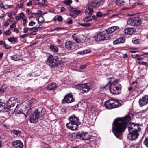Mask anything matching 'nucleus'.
<instances>
[{
	"label": "nucleus",
	"instance_id": "nucleus-1",
	"mask_svg": "<svg viewBox=\"0 0 148 148\" xmlns=\"http://www.w3.org/2000/svg\"><path fill=\"white\" fill-rule=\"evenodd\" d=\"M130 119V116L128 115L124 118H117L114 119L112 124V130L116 137L119 138L121 135Z\"/></svg>",
	"mask_w": 148,
	"mask_h": 148
},
{
	"label": "nucleus",
	"instance_id": "nucleus-2",
	"mask_svg": "<svg viewBox=\"0 0 148 148\" xmlns=\"http://www.w3.org/2000/svg\"><path fill=\"white\" fill-rule=\"evenodd\" d=\"M108 79H110L109 83L110 84V92L111 93L115 95L120 94L121 92V86L119 83V79L112 77Z\"/></svg>",
	"mask_w": 148,
	"mask_h": 148
},
{
	"label": "nucleus",
	"instance_id": "nucleus-3",
	"mask_svg": "<svg viewBox=\"0 0 148 148\" xmlns=\"http://www.w3.org/2000/svg\"><path fill=\"white\" fill-rule=\"evenodd\" d=\"M129 133L127 135V138L130 140H134L138 138L139 132L141 131V128L137 125L134 123L131 124L130 126L128 127Z\"/></svg>",
	"mask_w": 148,
	"mask_h": 148
},
{
	"label": "nucleus",
	"instance_id": "nucleus-4",
	"mask_svg": "<svg viewBox=\"0 0 148 148\" xmlns=\"http://www.w3.org/2000/svg\"><path fill=\"white\" fill-rule=\"evenodd\" d=\"M68 120L69 122L66 124V127L67 128L73 131L76 130L78 126L81 124V123L79 121L78 118L74 115L69 117Z\"/></svg>",
	"mask_w": 148,
	"mask_h": 148
},
{
	"label": "nucleus",
	"instance_id": "nucleus-5",
	"mask_svg": "<svg viewBox=\"0 0 148 148\" xmlns=\"http://www.w3.org/2000/svg\"><path fill=\"white\" fill-rule=\"evenodd\" d=\"M104 0H93L90 3V5L85 10V13L86 15H91L93 12V7H97L102 5L104 3Z\"/></svg>",
	"mask_w": 148,
	"mask_h": 148
},
{
	"label": "nucleus",
	"instance_id": "nucleus-6",
	"mask_svg": "<svg viewBox=\"0 0 148 148\" xmlns=\"http://www.w3.org/2000/svg\"><path fill=\"white\" fill-rule=\"evenodd\" d=\"M60 60L58 57H54L52 55H50L47 60L46 64L51 67H55L60 64Z\"/></svg>",
	"mask_w": 148,
	"mask_h": 148
},
{
	"label": "nucleus",
	"instance_id": "nucleus-7",
	"mask_svg": "<svg viewBox=\"0 0 148 148\" xmlns=\"http://www.w3.org/2000/svg\"><path fill=\"white\" fill-rule=\"evenodd\" d=\"M120 103L115 99H110L105 102L104 105L108 109H112L118 107Z\"/></svg>",
	"mask_w": 148,
	"mask_h": 148
},
{
	"label": "nucleus",
	"instance_id": "nucleus-8",
	"mask_svg": "<svg viewBox=\"0 0 148 148\" xmlns=\"http://www.w3.org/2000/svg\"><path fill=\"white\" fill-rule=\"evenodd\" d=\"M103 32H97L94 36L95 40L97 41H101L110 39V36Z\"/></svg>",
	"mask_w": 148,
	"mask_h": 148
},
{
	"label": "nucleus",
	"instance_id": "nucleus-9",
	"mask_svg": "<svg viewBox=\"0 0 148 148\" xmlns=\"http://www.w3.org/2000/svg\"><path fill=\"white\" fill-rule=\"evenodd\" d=\"M76 88L82 90L83 92L82 93H86L91 89V86L89 84L87 83L84 84H78L76 85Z\"/></svg>",
	"mask_w": 148,
	"mask_h": 148
},
{
	"label": "nucleus",
	"instance_id": "nucleus-10",
	"mask_svg": "<svg viewBox=\"0 0 148 148\" xmlns=\"http://www.w3.org/2000/svg\"><path fill=\"white\" fill-rule=\"evenodd\" d=\"M8 103L12 104L10 105L9 107H8L10 109H14V110H15L17 108L19 104L18 103L17 100L14 97H12L8 100Z\"/></svg>",
	"mask_w": 148,
	"mask_h": 148
},
{
	"label": "nucleus",
	"instance_id": "nucleus-11",
	"mask_svg": "<svg viewBox=\"0 0 148 148\" xmlns=\"http://www.w3.org/2000/svg\"><path fill=\"white\" fill-rule=\"evenodd\" d=\"M76 136L77 138H80L84 140H88L91 138V137L88 133L85 132L81 133H77L76 134Z\"/></svg>",
	"mask_w": 148,
	"mask_h": 148
},
{
	"label": "nucleus",
	"instance_id": "nucleus-12",
	"mask_svg": "<svg viewBox=\"0 0 148 148\" xmlns=\"http://www.w3.org/2000/svg\"><path fill=\"white\" fill-rule=\"evenodd\" d=\"M139 104L140 107L148 104V95H145L140 98L139 100Z\"/></svg>",
	"mask_w": 148,
	"mask_h": 148
},
{
	"label": "nucleus",
	"instance_id": "nucleus-13",
	"mask_svg": "<svg viewBox=\"0 0 148 148\" xmlns=\"http://www.w3.org/2000/svg\"><path fill=\"white\" fill-rule=\"evenodd\" d=\"M74 101V99L72 95L69 94L65 96L64 99L62 100V103H69L73 102Z\"/></svg>",
	"mask_w": 148,
	"mask_h": 148
},
{
	"label": "nucleus",
	"instance_id": "nucleus-14",
	"mask_svg": "<svg viewBox=\"0 0 148 148\" xmlns=\"http://www.w3.org/2000/svg\"><path fill=\"white\" fill-rule=\"evenodd\" d=\"M66 48L68 50H73L74 49L75 47V43L71 41H66L65 42Z\"/></svg>",
	"mask_w": 148,
	"mask_h": 148
},
{
	"label": "nucleus",
	"instance_id": "nucleus-15",
	"mask_svg": "<svg viewBox=\"0 0 148 148\" xmlns=\"http://www.w3.org/2000/svg\"><path fill=\"white\" fill-rule=\"evenodd\" d=\"M12 144L14 148H23V143L19 140H15L13 141Z\"/></svg>",
	"mask_w": 148,
	"mask_h": 148
},
{
	"label": "nucleus",
	"instance_id": "nucleus-16",
	"mask_svg": "<svg viewBox=\"0 0 148 148\" xmlns=\"http://www.w3.org/2000/svg\"><path fill=\"white\" fill-rule=\"evenodd\" d=\"M39 117L38 115L34 112L33 114L30 118V122L35 123H36L38 121Z\"/></svg>",
	"mask_w": 148,
	"mask_h": 148
},
{
	"label": "nucleus",
	"instance_id": "nucleus-17",
	"mask_svg": "<svg viewBox=\"0 0 148 148\" xmlns=\"http://www.w3.org/2000/svg\"><path fill=\"white\" fill-rule=\"evenodd\" d=\"M119 29V27L117 26H112L110 28H108V29H106V32H105V33L107 34L108 35L110 36V34L112 33L116 30H118Z\"/></svg>",
	"mask_w": 148,
	"mask_h": 148
},
{
	"label": "nucleus",
	"instance_id": "nucleus-18",
	"mask_svg": "<svg viewBox=\"0 0 148 148\" xmlns=\"http://www.w3.org/2000/svg\"><path fill=\"white\" fill-rule=\"evenodd\" d=\"M45 109L41 107L38 108L34 112L38 114L39 116H42L45 114Z\"/></svg>",
	"mask_w": 148,
	"mask_h": 148
},
{
	"label": "nucleus",
	"instance_id": "nucleus-19",
	"mask_svg": "<svg viewBox=\"0 0 148 148\" xmlns=\"http://www.w3.org/2000/svg\"><path fill=\"white\" fill-rule=\"evenodd\" d=\"M56 88V84L55 83H51L48 85L45 88V89L48 91H51L54 90Z\"/></svg>",
	"mask_w": 148,
	"mask_h": 148
},
{
	"label": "nucleus",
	"instance_id": "nucleus-20",
	"mask_svg": "<svg viewBox=\"0 0 148 148\" xmlns=\"http://www.w3.org/2000/svg\"><path fill=\"white\" fill-rule=\"evenodd\" d=\"M134 30L135 29L134 28H127L124 29V32L126 34H132L134 33Z\"/></svg>",
	"mask_w": 148,
	"mask_h": 148
},
{
	"label": "nucleus",
	"instance_id": "nucleus-21",
	"mask_svg": "<svg viewBox=\"0 0 148 148\" xmlns=\"http://www.w3.org/2000/svg\"><path fill=\"white\" fill-rule=\"evenodd\" d=\"M125 38L124 37L119 38L113 41L114 44L116 45L120 43H124L125 41Z\"/></svg>",
	"mask_w": 148,
	"mask_h": 148
},
{
	"label": "nucleus",
	"instance_id": "nucleus-22",
	"mask_svg": "<svg viewBox=\"0 0 148 148\" xmlns=\"http://www.w3.org/2000/svg\"><path fill=\"white\" fill-rule=\"evenodd\" d=\"M72 37L73 40L78 43L81 44L83 43L84 42V40L82 39L80 40L77 37L75 36V35L74 34H73L72 35Z\"/></svg>",
	"mask_w": 148,
	"mask_h": 148
},
{
	"label": "nucleus",
	"instance_id": "nucleus-23",
	"mask_svg": "<svg viewBox=\"0 0 148 148\" xmlns=\"http://www.w3.org/2000/svg\"><path fill=\"white\" fill-rule=\"evenodd\" d=\"M5 103L3 102H0V112H5L7 109V107L5 106Z\"/></svg>",
	"mask_w": 148,
	"mask_h": 148
},
{
	"label": "nucleus",
	"instance_id": "nucleus-24",
	"mask_svg": "<svg viewBox=\"0 0 148 148\" xmlns=\"http://www.w3.org/2000/svg\"><path fill=\"white\" fill-rule=\"evenodd\" d=\"M134 26H138L141 23V20L140 18L137 17H134Z\"/></svg>",
	"mask_w": 148,
	"mask_h": 148
},
{
	"label": "nucleus",
	"instance_id": "nucleus-25",
	"mask_svg": "<svg viewBox=\"0 0 148 148\" xmlns=\"http://www.w3.org/2000/svg\"><path fill=\"white\" fill-rule=\"evenodd\" d=\"M127 22L128 25L132 26H134V17L129 19L127 21Z\"/></svg>",
	"mask_w": 148,
	"mask_h": 148
},
{
	"label": "nucleus",
	"instance_id": "nucleus-26",
	"mask_svg": "<svg viewBox=\"0 0 148 148\" xmlns=\"http://www.w3.org/2000/svg\"><path fill=\"white\" fill-rule=\"evenodd\" d=\"M110 84L109 82L105 86L101 87V89L103 91H104L106 90H108V89L110 90Z\"/></svg>",
	"mask_w": 148,
	"mask_h": 148
},
{
	"label": "nucleus",
	"instance_id": "nucleus-27",
	"mask_svg": "<svg viewBox=\"0 0 148 148\" xmlns=\"http://www.w3.org/2000/svg\"><path fill=\"white\" fill-rule=\"evenodd\" d=\"M50 49L51 51L54 52H57L58 51V47L53 45H51L50 47Z\"/></svg>",
	"mask_w": 148,
	"mask_h": 148
},
{
	"label": "nucleus",
	"instance_id": "nucleus-28",
	"mask_svg": "<svg viewBox=\"0 0 148 148\" xmlns=\"http://www.w3.org/2000/svg\"><path fill=\"white\" fill-rule=\"evenodd\" d=\"M8 40L11 42H17V38L16 37H10L8 39Z\"/></svg>",
	"mask_w": 148,
	"mask_h": 148
},
{
	"label": "nucleus",
	"instance_id": "nucleus-29",
	"mask_svg": "<svg viewBox=\"0 0 148 148\" xmlns=\"http://www.w3.org/2000/svg\"><path fill=\"white\" fill-rule=\"evenodd\" d=\"M109 13H107L106 14H103L102 13L99 12H97L96 13V15L97 17H104L105 16L108 14Z\"/></svg>",
	"mask_w": 148,
	"mask_h": 148
},
{
	"label": "nucleus",
	"instance_id": "nucleus-30",
	"mask_svg": "<svg viewBox=\"0 0 148 148\" xmlns=\"http://www.w3.org/2000/svg\"><path fill=\"white\" fill-rule=\"evenodd\" d=\"M11 59L15 60L17 61L19 60V55H14L11 56Z\"/></svg>",
	"mask_w": 148,
	"mask_h": 148
},
{
	"label": "nucleus",
	"instance_id": "nucleus-31",
	"mask_svg": "<svg viewBox=\"0 0 148 148\" xmlns=\"http://www.w3.org/2000/svg\"><path fill=\"white\" fill-rule=\"evenodd\" d=\"M32 1L35 5H41L40 6L41 7L44 5V3H41L39 2V0H32Z\"/></svg>",
	"mask_w": 148,
	"mask_h": 148
},
{
	"label": "nucleus",
	"instance_id": "nucleus-32",
	"mask_svg": "<svg viewBox=\"0 0 148 148\" xmlns=\"http://www.w3.org/2000/svg\"><path fill=\"white\" fill-rule=\"evenodd\" d=\"M7 107V110H6L5 112H8L9 115L12 114L15 112L14 110V109H11L8 108V107Z\"/></svg>",
	"mask_w": 148,
	"mask_h": 148
},
{
	"label": "nucleus",
	"instance_id": "nucleus-33",
	"mask_svg": "<svg viewBox=\"0 0 148 148\" xmlns=\"http://www.w3.org/2000/svg\"><path fill=\"white\" fill-rule=\"evenodd\" d=\"M138 64L143 66H147L148 67V63L146 62H145L143 60H140L138 62Z\"/></svg>",
	"mask_w": 148,
	"mask_h": 148
},
{
	"label": "nucleus",
	"instance_id": "nucleus-34",
	"mask_svg": "<svg viewBox=\"0 0 148 148\" xmlns=\"http://www.w3.org/2000/svg\"><path fill=\"white\" fill-rule=\"evenodd\" d=\"M88 15V16L86 17L84 19V21L85 22H88V21H92V19L91 18H89L90 16H91V15H90V16L89 15Z\"/></svg>",
	"mask_w": 148,
	"mask_h": 148
},
{
	"label": "nucleus",
	"instance_id": "nucleus-35",
	"mask_svg": "<svg viewBox=\"0 0 148 148\" xmlns=\"http://www.w3.org/2000/svg\"><path fill=\"white\" fill-rule=\"evenodd\" d=\"M54 20H57L59 21H61L62 20V17L61 16H56L54 18Z\"/></svg>",
	"mask_w": 148,
	"mask_h": 148
},
{
	"label": "nucleus",
	"instance_id": "nucleus-36",
	"mask_svg": "<svg viewBox=\"0 0 148 148\" xmlns=\"http://www.w3.org/2000/svg\"><path fill=\"white\" fill-rule=\"evenodd\" d=\"M80 25L84 27H89L91 25V24L90 23H82L80 24Z\"/></svg>",
	"mask_w": 148,
	"mask_h": 148
},
{
	"label": "nucleus",
	"instance_id": "nucleus-37",
	"mask_svg": "<svg viewBox=\"0 0 148 148\" xmlns=\"http://www.w3.org/2000/svg\"><path fill=\"white\" fill-rule=\"evenodd\" d=\"M12 132L14 134L16 135H19L21 133V132L20 131L15 130H12Z\"/></svg>",
	"mask_w": 148,
	"mask_h": 148
},
{
	"label": "nucleus",
	"instance_id": "nucleus-38",
	"mask_svg": "<svg viewBox=\"0 0 148 148\" xmlns=\"http://www.w3.org/2000/svg\"><path fill=\"white\" fill-rule=\"evenodd\" d=\"M35 101V100L34 99H32L29 100L27 102V104L28 105H30Z\"/></svg>",
	"mask_w": 148,
	"mask_h": 148
},
{
	"label": "nucleus",
	"instance_id": "nucleus-39",
	"mask_svg": "<svg viewBox=\"0 0 148 148\" xmlns=\"http://www.w3.org/2000/svg\"><path fill=\"white\" fill-rule=\"evenodd\" d=\"M72 2L71 0H65L64 1V3L66 5H69Z\"/></svg>",
	"mask_w": 148,
	"mask_h": 148
},
{
	"label": "nucleus",
	"instance_id": "nucleus-40",
	"mask_svg": "<svg viewBox=\"0 0 148 148\" xmlns=\"http://www.w3.org/2000/svg\"><path fill=\"white\" fill-rule=\"evenodd\" d=\"M38 19L40 23H42L44 21V17L42 15H40V16H39Z\"/></svg>",
	"mask_w": 148,
	"mask_h": 148
},
{
	"label": "nucleus",
	"instance_id": "nucleus-41",
	"mask_svg": "<svg viewBox=\"0 0 148 148\" xmlns=\"http://www.w3.org/2000/svg\"><path fill=\"white\" fill-rule=\"evenodd\" d=\"M72 8L73 9V12H74V14H75V15H78L80 14V11L79 10H73V8Z\"/></svg>",
	"mask_w": 148,
	"mask_h": 148
},
{
	"label": "nucleus",
	"instance_id": "nucleus-42",
	"mask_svg": "<svg viewBox=\"0 0 148 148\" xmlns=\"http://www.w3.org/2000/svg\"><path fill=\"white\" fill-rule=\"evenodd\" d=\"M144 143L147 147H148V138H145Z\"/></svg>",
	"mask_w": 148,
	"mask_h": 148
},
{
	"label": "nucleus",
	"instance_id": "nucleus-43",
	"mask_svg": "<svg viewBox=\"0 0 148 148\" xmlns=\"http://www.w3.org/2000/svg\"><path fill=\"white\" fill-rule=\"evenodd\" d=\"M139 41H140L139 39H135L134 38L132 40L133 43L135 44L138 43H139Z\"/></svg>",
	"mask_w": 148,
	"mask_h": 148
},
{
	"label": "nucleus",
	"instance_id": "nucleus-44",
	"mask_svg": "<svg viewBox=\"0 0 148 148\" xmlns=\"http://www.w3.org/2000/svg\"><path fill=\"white\" fill-rule=\"evenodd\" d=\"M3 45L6 49H9L11 48V46H9L8 44L5 43V42H4Z\"/></svg>",
	"mask_w": 148,
	"mask_h": 148
},
{
	"label": "nucleus",
	"instance_id": "nucleus-45",
	"mask_svg": "<svg viewBox=\"0 0 148 148\" xmlns=\"http://www.w3.org/2000/svg\"><path fill=\"white\" fill-rule=\"evenodd\" d=\"M11 29L8 30H6L4 32V34L6 35H10L11 34V32L10 31Z\"/></svg>",
	"mask_w": 148,
	"mask_h": 148
},
{
	"label": "nucleus",
	"instance_id": "nucleus-46",
	"mask_svg": "<svg viewBox=\"0 0 148 148\" xmlns=\"http://www.w3.org/2000/svg\"><path fill=\"white\" fill-rule=\"evenodd\" d=\"M39 27H32L31 28H27V29H28V31H31L34 29H36V30H37L38 29Z\"/></svg>",
	"mask_w": 148,
	"mask_h": 148
},
{
	"label": "nucleus",
	"instance_id": "nucleus-47",
	"mask_svg": "<svg viewBox=\"0 0 148 148\" xmlns=\"http://www.w3.org/2000/svg\"><path fill=\"white\" fill-rule=\"evenodd\" d=\"M28 35H29V34H28L20 35V37L21 38H24L27 37V36Z\"/></svg>",
	"mask_w": 148,
	"mask_h": 148
},
{
	"label": "nucleus",
	"instance_id": "nucleus-48",
	"mask_svg": "<svg viewBox=\"0 0 148 148\" xmlns=\"http://www.w3.org/2000/svg\"><path fill=\"white\" fill-rule=\"evenodd\" d=\"M36 23L34 21H31L29 23V26H33Z\"/></svg>",
	"mask_w": 148,
	"mask_h": 148
},
{
	"label": "nucleus",
	"instance_id": "nucleus-49",
	"mask_svg": "<svg viewBox=\"0 0 148 148\" xmlns=\"http://www.w3.org/2000/svg\"><path fill=\"white\" fill-rule=\"evenodd\" d=\"M125 2L123 1H122L120 2V1H118V4L120 6H122L124 5Z\"/></svg>",
	"mask_w": 148,
	"mask_h": 148
},
{
	"label": "nucleus",
	"instance_id": "nucleus-50",
	"mask_svg": "<svg viewBox=\"0 0 148 148\" xmlns=\"http://www.w3.org/2000/svg\"><path fill=\"white\" fill-rule=\"evenodd\" d=\"M19 16L20 17H21V18H22L23 19H24L23 18L24 17L25 15L23 13L21 12Z\"/></svg>",
	"mask_w": 148,
	"mask_h": 148
},
{
	"label": "nucleus",
	"instance_id": "nucleus-51",
	"mask_svg": "<svg viewBox=\"0 0 148 148\" xmlns=\"http://www.w3.org/2000/svg\"><path fill=\"white\" fill-rule=\"evenodd\" d=\"M23 25L24 27H25V24L27 23V19L26 18L23 19Z\"/></svg>",
	"mask_w": 148,
	"mask_h": 148
},
{
	"label": "nucleus",
	"instance_id": "nucleus-52",
	"mask_svg": "<svg viewBox=\"0 0 148 148\" xmlns=\"http://www.w3.org/2000/svg\"><path fill=\"white\" fill-rule=\"evenodd\" d=\"M86 64L82 65L80 66V68L82 69H84L86 68Z\"/></svg>",
	"mask_w": 148,
	"mask_h": 148
},
{
	"label": "nucleus",
	"instance_id": "nucleus-53",
	"mask_svg": "<svg viewBox=\"0 0 148 148\" xmlns=\"http://www.w3.org/2000/svg\"><path fill=\"white\" fill-rule=\"evenodd\" d=\"M29 35H36V32L35 31H34L28 34Z\"/></svg>",
	"mask_w": 148,
	"mask_h": 148
},
{
	"label": "nucleus",
	"instance_id": "nucleus-54",
	"mask_svg": "<svg viewBox=\"0 0 148 148\" xmlns=\"http://www.w3.org/2000/svg\"><path fill=\"white\" fill-rule=\"evenodd\" d=\"M85 51L84 50L82 51H79L78 52V54H79L81 55H83L84 54H85Z\"/></svg>",
	"mask_w": 148,
	"mask_h": 148
},
{
	"label": "nucleus",
	"instance_id": "nucleus-55",
	"mask_svg": "<svg viewBox=\"0 0 148 148\" xmlns=\"http://www.w3.org/2000/svg\"><path fill=\"white\" fill-rule=\"evenodd\" d=\"M32 4V1L31 0H30L29 2L27 3V6H30Z\"/></svg>",
	"mask_w": 148,
	"mask_h": 148
},
{
	"label": "nucleus",
	"instance_id": "nucleus-56",
	"mask_svg": "<svg viewBox=\"0 0 148 148\" xmlns=\"http://www.w3.org/2000/svg\"><path fill=\"white\" fill-rule=\"evenodd\" d=\"M84 51H85V54L89 53L91 52L90 50L89 49L85 50H84Z\"/></svg>",
	"mask_w": 148,
	"mask_h": 148
},
{
	"label": "nucleus",
	"instance_id": "nucleus-57",
	"mask_svg": "<svg viewBox=\"0 0 148 148\" xmlns=\"http://www.w3.org/2000/svg\"><path fill=\"white\" fill-rule=\"evenodd\" d=\"M23 3H21L18 6V7L20 8H22L23 7Z\"/></svg>",
	"mask_w": 148,
	"mask_h": 148
},
{
	"label": "nucleus",
	"instance_id": "nucleus-58",
	"mask_svg": "<svg viewBox=\"0 0 148 148\" xmlns=\"http://www.w3.org/2000/svg\"><path fill=\"white\" fill-rule=\"evenodd\" d=\"M24 32L25 33H27L28 31L27 28L25 27L23 29Z\"/></svg>",
	"mask_w": 148,
	"mask_h": 148
},
{
	"label": "nucleus",
	"instance_id": "nucleus-59",
	"mask_svg": "<svg viewBox=\"0 0 148 148\" xmlns=\"http://www.w3.org/2000/svg\"><path fill=\"white\" fill-rule=\"evenodd\" d=\"M5 90L3 88H1L0 89V92L2 94L4 92Z\"/></svg>",
	"mask_w": 148,
	"mask_h": 148
},
{
	"label": "nucleus",
	"instance_id": "nucleus-60",
	"mask_svg": "<svg viewBox=\"0 0 148 148\" xmlns=\"http://www.w3.org/2000/svg\"><path fill=\"white\" fill-rule=\"evenodd\" d=\"M92 18L95 21H97L98 20L97 17H96L95 16H92Z\"/></svg>",
	"mask_w": 148,
	"mask_h": 148
},
{
	"label": "nucleus",
	"instance_id": "nucleus-61",
	"mask_svg": "<svg viewBox=\"0 0 148 148\" xmlns=\"http://www.w3.org/2000/svg\"><path fill=\"white\" fill-rule=\"evenodd\" d=\"M72 19H70L67 22V23L68 24H71L72 23Z\"/></svg>",
	"mask_w": 148,
	"mask_h": 148
},
{
	"label": "nucleus",
	"instance_id": "nucleus-62",
	"mask_svg": "<svg viewBox=\"0 0 148 148\" xmlns=\"http://www.w3.org/2000/svg\"><path fill=\"white\" fill-rule=\"evenodd\" d=\"M16 26V25L14 24H12L10 26V27L11 29L13 28H15V27Z\"/></svg>",
	"mask_w": 148,
	"mask_h": 148
},
{
	"label": "nucleus",
	"instance_id": "nucleus-63",
	"mask_svg": "<svg viewBox=\"0 0 148 148\" xmlns=\"http://www.w3.org/2000/svg\"><path fill=\"white\" fill-rule=\"evenodd\" d=\"M14 31L16 33H19V31L18 28H15V29L14 30Z\"/></svg>",
	"mask_w": 148,
	"mask_h": 148
},
{
	"label": "nucleus",
	"instance_id": "nucleus-64",
	"mask_svg": "<svg viewBox=\"0 0 148 148\" xmlns=\"http://www.w3.org/2000/svg\"><path fill=\"white\" fill-rule=\"evenodd\" d=\"M37 13L38 15V14H39V15H41V14H42V12L40 10H38L37 11Z\"/></svg>",
	"mask_w": 148,
	"mask_h": 148
}]
</instances>
